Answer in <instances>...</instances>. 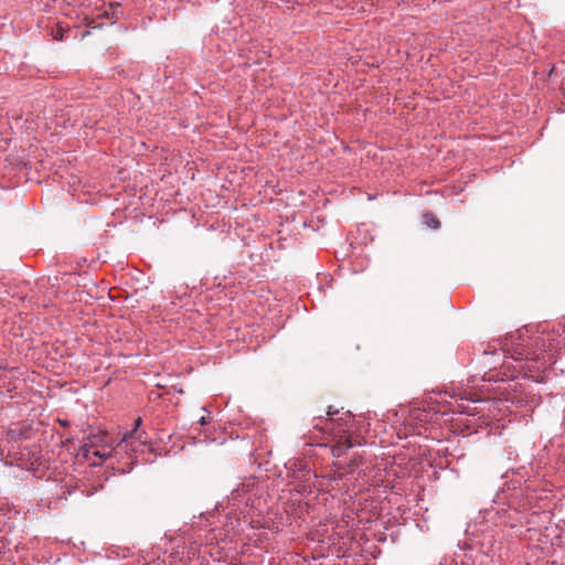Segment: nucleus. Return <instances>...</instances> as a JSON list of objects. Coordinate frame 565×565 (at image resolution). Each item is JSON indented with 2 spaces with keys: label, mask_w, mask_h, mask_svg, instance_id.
<instances>
[{
  "label": "nucleus",
  "mask_w": 565,
  "mask_h": 565,
  "mask_svg": "<svg viewBox=\"0 0 565 565\" xmlns=\"http://www.w3.org/2000/svg\"><path fill=\"white\" fill-rule=\"evenodd\" d=\"M99 439L97 435L88 436L83 440V444L79 447V454L85 459H90L92 457L99 458V459H106L110 456L111 450L110 449H95L96 443Z\"/></svg>",
  "instance_id": "obj_5"
},
{
  "label": "nucleus",
  "mask_w": 565,
  "mask_h": 565,
  "mask_svg": "<svg viewBox=\"0 0 565 565\" xmlns=\"http://www.w3.org/2000/svg\"><path fill=\"white\" fill-rule=\"evenodd\" d=\"M249 484L242 483L237 488L233 489L231 497H228V505L237 508L241 514L247 512L248 507H254V500L248 494Z\"/></svg>",
  "instance_id": "obj_4"
},
{
  "label": "nucleus",
  "mask_w": 565,
  "mask_h": 565,
  "mask_svg": "<svg viewBox=\"0 0 565 565\" xmlns=\"http://www.w3.org/2000/svg\"><path fill=\"white\" fill-rule=\"evenodd\" d=\"M148 451H149L150 454H153V452H154V450H153V448H152V447H148Z\"/></svg>",
  "instance_id": "obj_10"
},
{
  "label": "nucleus",
  "mask_w": 565,
  "mask_h": 565,
  "mask_svg": "<svg viewBox=\"0 0 565 565\" xmlns=\"http://www.w3.org/2000/svg\"><path fill=\"white\" fill-rule=\"evenodd\" d=\"M120 2L111 1L108 6V9L103 10L98 17L104 19L111 20V23L116 22L117 20L125 19L126 14L122 10H120Z\"/></svg>",
  "instance_id": "obj_7"
},
{
  "label": "nucleus",
  "mask_w": 565,
  "mask_h": 565,
  "mask_svg": "<svg viewBox=\"0 0 565 565\" xmlns=\"http://www.w3.org/2000/svg\"><path fill=\"white\" fill-rule=\"evenodd\" d=\"M423 218H424L425 224L428 225L429 227H431L434 230L439 228L440 222L436 218V216L433 213H430V212L425 213L423 215Z\"/></svg>",
  "instance_id": "obj_8"
},
{
  "label": "nucleus",
  "mask_w": 565,
  "mask_h": 565,
  "mask_svg": "<svg viewBox=\"0 0 565 565\" xmlns=\"http://www.w3.org/2000/svg\"><path fill=\"white\" fill-rule=\"evenodd\" d=\"M55 7L58 8L62 13L66 17H72L73 13L76 18L79 17V12L75 11V7L78 6L81 8V14H86L82 8H88L90 7V2L88 0H54ZM85 19H87V15H85Z\"/></svg>",
  "instance_id": "obj_6"
},
{
  "label": "nucleus",
  "mask_w": 565,
  "mask_h": 565,
  "mask_svg": "<svg viewBox=\"0 0 565 565\" xmlns=\"http://www.w3.org/2000/svg\"><path fill=\"white\" fill-rule=\"evenodd\" d=\"M199 423H200L201 425H205V424L207 423L206 417L202 416V417L200 418Z\"/></svg>",
  "instance_id": "obj_9"
},
{
  "label": "nucleus",
  "mask_w": 565,
  "mask_h": 565,
  "mask_svg": "<svg viewBox=\"0 0 565 565\" xmlns=\"http://www.w3.org/2000/svg\"><path fill=\"white\" fill-rule=\"evenodd\" d=\"M339 414V409L334 406H329L327 409V417L318 416L315 418L318 423L315 424V428L320 431H334L335 444L332 446V455L340 457L345 454L349 449L353 448L355 444L353 443L351 435L349 434L352 425V415L350 412L344 414V417H340L334 420L333 416Z\"/></svg>",
  "instance_id": "obj_1"
},
{
  "label": "nucleus",
  "mask_w": 565,
  "mask_h": 565,
  "mask_svg": "<svg viewBox=\"0 0 565 565\" xmlns=\"http://www.w3.org/2000/svg\"><path fill=\"white\" fill-rule=\"evenodd\" d=\"M507 351L511 352V358L515 361H537L545 352V344L541 337L524 339L519 334L516 338L512 337L511 349Z\"/></svg>",
  "instance_id": "obj_2"
},
{
  "label": "nucleus",
  "mask_w": 565,
  "mask_h": 565,
  "mask_svg": "<svg viewBox=\"0 0 565 565\" xmlns=\"http://www.w3.org/2000/svg\"><path fill=\"white\" fill-rule=\"evenodd\" d=\"M141 417H137L135 419L134 428L122 435V438L118 444V447L120 449L125 450L126 452H143V448L146 447L148 441L147 437L145 436V431H138V428L141 426Z\"/></svg>",
  "instance_id": "obj_3"
}]
</instances>
